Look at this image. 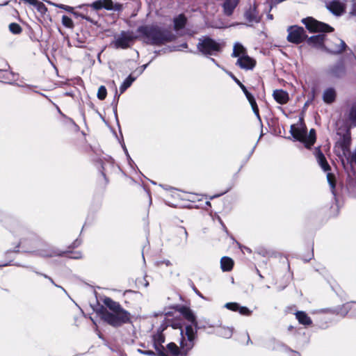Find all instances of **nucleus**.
<instances>
[{
    "mask_svg": "<svg viewBox=\"0 0 356 356\" xmlns=\"http://www.w3.org/2000/svg\"><path fill=\"white\" fill-rule=\"evenodd\" d=\"M104 304L110 311L104 309L102 312V318L108 325L118 327L131 322V314L122 307L119 302L111 298H105Z\"/></svg>",
    "mask_w": 356,
    "mask_h": 356,
    "instance_id": "obj_1",
    "label": "nucleus"
},
{
    "mask_svg": "<svg viewBox=\"0 0 356 356\" xmlns=\"http://www.w3.org/2000/svg\"><path fill=\"white\" fill-rule=\"evenodd\" d=\"M138 32L145 38L147 43L153 45H161L175 39L171 31L157 26H141L138 28Z\"/></svg>",
    "mask_w": 356,
    "mask_h": 356,
    "instance_id": "obj_2",
    "label": "nucleus"
},
{
    "mask_svg": "<svg viewBox=\"0 0 356 356\" xmlns=\"http://www.w3.org/2000/svg\"><path fill=\"white\" fill-rule=\"evenodd\" d=\"M181 334L180 348L172 342L167 346L168 351L173 356H186L187 353L194 347L197 331L193 330L191 325H186L184 331L181 329Z\"/></svg>",
    "mask_w": 356,
    "mask_h": 356,
    "instance_id": "obj_3",
    "label": "nucleus"
},
{
    "mask_svg": "<svg viewBox=\"0 0 356 356\" xmlns=\"http://www.w3.org/2000/svg\"><path fill=\"white\" fill-rule=\"evenodd\" d=\"M290 132L296 140L304 143L307 148H309L316 141L315 130L312 129L309 135H307L305 126L301 123L297 125H291Z\"/></svg>",
    "mask_w": 356,
    "mask_h": 356,
    "instance_id": "obj_4",
    "label": "nucleus"
},
{
    "mask_svg": "<svg viewBox=\"0 0 356 356\" xmlns=\"http://www.w3.org/2000/svg\"><path fill=\"white\" fill-rule=\"evenodd\" d=\"M197 49L204 56H216L222 49V44L209 36L198 39Z\"/></svg>",
    "mask_w": 356,
    "mask_h": 356,
    "instance_id": "obj_5",
    "label": "nucleus"
},
{
    "mask_svg": "<svg viewBox=\"0 0 356 356\" xmlns=\"http://www.w3.org/2000/svg\"><path fill=\"white\" fill-rule=\"evenodd\" d=\"M302 22L310 32L327 33L332 32L334 30L330 25L318 22L313 17L302 19Z\"/></svg>",
    "mask_w": 356,
    "mask_h": 356,
    "instance_id": "obj_6",
    "label": "nucleus"
},
{
    "mask_svg": "<svg viewBox=\"0 0 356 356\" xmlns=\"http://www.w3.org/2000/svg\"><path fill=\"white\" fill-rule=\"evenodd\" d=\"M133 34L127 31H122L119 35L115 36L112 45L115 49H127L134 40Z\"/></svg>",
    "mask_w": 356,
    "mask_h": 356,
    "instance_id": "obj_7",
    "label": "nucleus"
},
{
    "mask_svg": "<svg viewBox=\"0 0 356 356\" xmlns=\"http://www.w3.org/2000/svg\"><path fill=\"white\" fill-rule=\"evenodd\" d=\"M228 74L238 84V87H240L241 88L246 98L248 99L250 104L251 105L254 113L257 116L259 121L261 122V120L259 113V108L253 95L248 92L246 87L232 72H228Z\"/></svg>",
    "mask_w": 356,
    "mask_h": 356,
    "instance_id": "obj_8",
    "label": "nucleus"
},
{
    "mask_svg": "<svg viewBox=\"0 0 356 356\" xmlns=\"http://www.w3.org/2000/svg\"><path fill=\"white\" fill-rule=\"evenodd\" d=\"M287 31L288 41L294 44H299L302 42L307 36L304 29L300 26H289L287 29Z\"/></svg>",
    "mask_w": 356,
    "mask_h": 356,
    "instance_id": "obj_9",
    "label": "nucleus"
},
{
    "mask_svg": "<svg viewBox=\"0 0 356 356\" xmlns=\"http://www.w3.org/2000/svg\"><path fill=\"white\" fill-rule=\"evenodd\" d=\"M325 3L326 8L336 16H340L345 12V3L340 0H326Z\"/></svg>",
    "mask_w": 356,
    "mask_h": 356,
    "instance_id": "obj_10",
    "label": "nucleus"
},
{
    "mask_svg": "<svg viewBox=\"0 0 356 356\" xmlns=\"http://www.w3.org/2000/svg\"><path fill=\"white\" fill-rule=\"evenodd\" d=\"M347 47L346 42L343 40L335 38L332 42L327 44L325 49L332 54H340Z\"/></svg>",
    "mask_w": 356,
    "mask_h": 356,
    "instance_id": "obj_11",
    "label": "nucleus"
},
{
    "mask_svg": "<svg viewBox=\"0 0 356 356\" xmlns=\"http://www.w3.org/2000/svg\"><path fill=\"white\" fill-rule=\"evenodd\" d=\"M92 7L95 10L104 8L108 10L118 11L121 10L122 6L119 3L113 4L111 0H97L92 3Z\"/></svg>",
    "mask_w": 356,
    "mask_h": 356,
    "instance_id": "obj_12",
    "label": "nucleus"
},
{
    "mask_svg": "<svg viewBox=\"0 0 356 356\" xmlns=\"http://www.w3.org/2000/svg\"><path fill=\"white\" fill-rule=\"evenodd\" d=\"M327 74L335 79H340L346 74V67L342 61L338 62L337 63L330 66L327 71Z\"/></svg>",
    "mask_w": 356,
    "mask_h": 356,
    "instance_id": "obj_13",
    "label": "nucleus"
},
{
    "mask_svg": "<svg viewBox=\"0 0 356 356\" xmlns=\"http://www.w3.org/2000/svg\"><path fill=\"white\" fill-rule=\"evenodd\" d=\"M179 312L183 317L190 323L188 325H191L193 330H196L197 332V322L193 312L188 307L184 306L181 307L179 309Z\"/></svg>",
    "mask_w": 356,
    "mask_h": 356,
    "instance_id": "obj_14",
    "label": "nucleus"
},
{
    "mask_svg": "<svg viewBox=\"0 0 356 356\" xmlns=\"http://www.w3.org/2000/svg\"><path fill=\"white\" fill-rule=\"evenodd\" d=\"M255 60L247 54H243L236 61L237 65H238L241 69L246 70H252L255 66Z\"/></svg>",
    "mask_w": 356,
    "mask_h": 356,
    "instance_id": "obj_15",
    "label": "nucleus"
},
{
    "mask_svg": "<svg viewBox=\"0 0 356 356\" xmlns=\"http://www.w3.org/2000/svg\"><path fill=\"white\" fill-rule=\"evenodd\" d=\"M325 37V35L323 33L313 35L307 40V43L309 45L317 49H325L326 47L324 45Z\"/></svg>",
    "mask_w": 356,
    "mask_h": 356,
    "instance_id": "obj_16",
    "label": "nucleus"
},
{
    "mask_svg": "<svg viewBox=\"0 0 356 356\" xmlns=\"http://www.w3.org/2000/svg\"><path fill=\"white\" fill-rule=\"evenodd\" d=\"M225 307L234 312H238L241 315L249 316L251 314V311L248 307L240 306L236 302H227L225 305Z\"/></svg>",
    "mask_w": 356,
    "mask_h": 356,
    "instance_id": "obj_17",
    "label": "nucleus"
},
{
    "mask_svg": "<svg viewBox=\"0 0 356 356\" xmlns=\"http://www.w3.org/2000/svg\"><path fill=\"white\" fill-rule=\"evenodd\" d=\"M244 17L249 23H257L259 22V17L255 6H250L245 11Z\"/></svg>",
    "mask_w": 356,
    "mask_h": 356,
    "instance_id": "obj_18",
    "label": "nucleus"
},
{
    "mask_svg": "<svg viewBox=\"0 0 356 356\" xmlns=\"http://www.w3.org/2000/svg\"><path fill=\"white\" fill-rule=\"evenodd\" d=\"M273 96L275 100L280 104H285L289 99V94L283 90H275L273 91Z\"/></svg>",
    "mask_w": 356,
    "mask_h": 356,
    "instance_id": "obj_19",
    "label": "nucleus"
},
{
    "mask_svg": "<svg viewBox=\"0 0 356 356\" xmlns=\"http://www.w3.org/2000/svg\"><path fill=\"white\" fill-rule=\"evenodd\" d=\"M238 3V0H225L222 5L224 13L227 16L232 15Z\"/></svg>",
    "mask_w": 356,
    "mask_h": 356,
    "instance_id": "obj_20",
    "label": "nucleus"
},
{
    "mask_svg": "<svg viewBox=\"0 0 356 356\" xmlns=\"http://www.w3.org/2000/svg\"><path fill=\"white\" fill-rule=\"evenodd\" d=\"M337 93L334 88L325 89L323 94V99L326 104H332L336 99Z\"/></svg>",
    "mask_w": 356,
    "mask_h": 356,
    "instance_id": "obj_21",
    "label": "nucleus"
},
{
    "mask_svg": "<svg viewBox=\"0 0 356 356\" xmlns=\"http://www.w3.org/2000/svg\"><path fill=\"white\" fill-rule=\"evenodd\" d=\"M296 318L299 323L305 326L311 325L312 321L311 318L305 312L298 311L296 313Z\"/></svg>",
    "mask_w": 356,
    "mask_h": 356,
    "instance_id": "obj_22",
    "label": "nucleus"
},
{
    "mask_svg": "<svg viewBox=\"0 0 356 356\" xmlns=\"http://www.w3.org/2000/svg\"><path fill=\"white\" fill-rule=\"evenodd\" d=\"M316 157L319 165L324 171L327 172L330 170V165L327 162L324 154L321 152L320 149L316 150Z\"/></svg>",
    "mask_w": 356,
    "mask_h": 356,
    "instance_id": "obj_23",
    "label": "nucleus"
},
{
    "mask_svg": "<svg viewBox=\"0 0 356 356\" xmlns=\"http://www.w3.org/2000/svg\"><path fill=\"white\" fill-rule=\"evenodd\" d=\"M136 78L133 77L131 75H129L122 83L120 87V94L118 95V92H115V99L117 98L118 99L120 95L122 94L128 88H129L132 83L135 81Z\"/></svg>",
    "mask_w": 356,
    "mask_h": 356,
    "instance_id": "obj_24",
    "label": "nucleus"
},
{
    "mask_svg": "<svg viewBox=\"0 0 356 356\" xmlns=\"http://www.w3.org/2000/svg\"><path fill=\"white\" fill-rule=\"evenodd\" d=\"M186 18L183 14L179 15L177 17L174 18V29L175 31H179L184 28L186 24Z\"/></svg>",
    "mask_w": 356,
    "mask_h": 356,
    "instance_id": "obj_25",
    "label": "nucleus"
},
{
    "mask_svg": "<svg viewBox=\"0 0 356 356\" xmlns=\"http://www.w3.org/2000/svg\"><path fill=\"white\" fill-rule=\"evenodd\" d=\"M234 266V261L228 257H223L220 259V268L222 271H230Z\"/></svg>",
    "mask_w": 356,
    "mask_h": 356,
    "instance_id": "obj_26",
    "label": "nucleus"
},
{
    "mask_svg": "<svg viewBox=\"0 0 356 356\" xmlns=\"http://www.w3.org/2000/svg\"><path fill=\"white\" fill-rule=\"evenodd\" d=\"M347 120L353 127H356V102L353 103L347 114Z\"/></svg>",
    "mask_w": 356,
    "mask_h": 356,
    "instance_id": "obj_27",
    "label": "nucleus"
},
{
    "mask_svg": "<svg viewBox=\"0 0 356 356\" xmlns=\"http://www.w3.org/2000/svg\"><path fill=\"white\" fill-rule=\"evenodd\" d=\"M243 54H246L245 49L241 44L236 42L234 46L232 56L239 58Z\"/></svg>",
    "mask_w": 356,
    "mask_h": 356,
    "instance_id": "obj_28",
    "label": "nucleus"
},
{
    "mask_svg": "<svg viewBox=\"0 0 356 356\" xmlns=\"http://www.w3.org/2000/svg\"><path fill=\"white\" fill-rule=\"evenodd\" d=\"M17 76H18L17 74H15V72L10 71L8 74L4 75L2 78L8 80V81L6 82V83L24 87L23 85H20V84L15 83V81H17Z\"/></svg>",
    "mask_w": 356,
    "mask_h": 356,
    "instance_id": "obj_29",
    "label": "nucleus"
},
{
    "mask_svg": "<svg viewBox=\"0 0 356 356\" xmlns=\"http://www.w3.org/2000/svg\"><path fill=\"white\" fill-rule=\"evenodd\" d=\"M37 254L44 257H51L56 255H59V253H58L56 251L54 250L51 248H47L45 250H37Z\"/></svg>",
    "mask_w": 356,
    "mask_h": 356,
    "instance_id": "obj_30",
    "label": "nucleus"
},
{
    "mask_svg": "<svg viewBox=\"0 0 356 356\" xmlns=\"http://www.w3.org/2000/svg\"><path fill=\"white\" fill-rule=\"evenodd\" d=\"M233 328L229 327H221L218 330V334L222 337L229 339L232 337Z\"/></svg>",
    "mask_w": 356,
    "mask_h": 356,
    "instance_id": "obj_31",
    "label": "nucleus"
},
{
    "mask_svg": "<svg viewBox=\"0 0 356 356\" xmlns=\"http://www.w3.org/2000/svg\"><path fill=\"white\" fill-rule=\"evenodd\" d=\"M154 348L159 356H168L165 353V348L161 343H157L156 338H154Z\"/></svg>",
    "mask_w": 356,
    "mask_h": 356,
    "instance_id": "obj_32",
    "label": "nucleus"
},
{
    "mask_svg": "<svg viewBox=\"0 0 356 356\" xmlns=\"http://www.w3.org/2000/svg\"><path fill=\"white\" fill-rule=\"evenodd\" d=\"M327 181H328V183L330 184V186L331 188L332 193L334 195V196H335V193H334V188H335L334 175L333 174H332V173L328 172L327 174Z\"/></svg>",
    "mask_w": 356,
    "mask_h": 356,
    "instance_id": "obj_33",
    "label": "nucleus"
},
{
    "mask_svg": "<svg viewBox=\"0 0 356 356\" xmlns=\"http://www.w3.org/2000/svg\"><path fill=\"white\" fill-rule=\"evenodd\" d=\"M9 30L13 34H19L22 32L21 26L17 23L10 24Z\"/></svg>",
    "mask_w": 356,
    "mask_h": 356,
    "instance_id": "obj_34",
    "label": "nucleus"
},
{
    "mask_svg": "<svg viewBox=\"0 0 356 356\" xmlns=\"http://www.w3.org/2000/svg\"><path fill=\"white\" fill-rule=\"evenodd\" d=\"M106 95H107L106 88H105V86H101L99 88L98 91H97V98L100 100H104L106 98Z\"/></svg>",
    "mask_w": 356,
    "mask_h": 356,
    "instance_id": "obj_35",
    "label": "nucleus"
},
{
    "mask_svg": "<svg viewBox=\"0 0 356 356\" xmlns=\"http://www.w3.org/2000/svg\"><path fill=\"white\" fill-rule=\"evenodd\" d=\"M62 23L65 27L67 28H71L73 26V22L72 19L66 15H63L62 17Z\"/></svg>",
    "mask_w": 356,
    "mask_h": 356,
    "instance_id": "obj_36",
    "label": "nucleus"
},
{
    "mask_svg": "<svg viewBox=\"0 0 356 356\" xmlns=\"http://www.w3.org/2000/svg\"><path fill=\"white\" fill-rule=\"evenodd\" d=\"M32 5L35 6L36 7L37 10H38V12H40L42 14H44L47 11V9L46 6H44V4L42 2L38 1V0H37L36 3H34Z\"/></svg>",
    "mask_w": 356,
    "mask_h": 356,
    "instance_id": "obj_37",
    "label": "nucleus"
},
{
    "mask_svg": "<svg viewBox=\"0 0 356 356\" xmlns=\"http://www.w3.org/2000/svg\"><path fill=\"white\" fill-rule=\"evenodd\" d=\"M34 272H35L36 274L40 275H41V276L44 277V278H46V279H48V280L51 282V283L52 284H54L55 286H56V287H58V288L61 289H62V290H63L65 293H67V292H66V291L65 290V289H63L62 286H59V285H57V284L54 282V280H53L50 277H49L48 275H47L46 274H43V273H39V272H37V271H34Z\"/></svg>",
    "mask_w": 356,
    "mask_h": 356,
    "instance_id": "obj_38",
    "label": "nucleus"
},
{
    "mask_svg": "<svg viewBox=\"0 0 356 356\" xmlns=\"http://www.w3.org/2000/svg\"><path fill=\"white\" fill-rule=\"evenodd\" d=\"M349 309H350L349 305H345L341 309V311L338 312L337 313L341 314L343 316H345L348 314Z\"/></svg>",
    "mask_w": 356,
    "mask_h": 356,
    "instance_id": "obj_39",
    "label": "nucleus"
},
{
    "mask_svg": "<svg viewBox=\"0 0 356 356\" xmlns=\"http://www.w3.org/2000/svg\"><path fill=\"white\" fill-rule=\"evenodd\" d=\"M137 351L140 354L148 355V356H156V354L152 350H143L141 349H138Z\"/></svg>",
    "mask_w": 356,
    "mask_h": 356,
    "instance_id": "obj_40",
    "label": "nucleus"
},
{
    "mask_svg": "<svg viewBox=\"0 0 356 356\" xmlns=\"http://www.w3.org/2000/svg\"><path fill=\"white\" fill-rule=\"evenodd\" d=\"M154 338H156L157 343H161V345L164 342V338L162 335H159Z\"/></svg>",
    "mask_w": 356,
    "mask_h": 356,
    "instance_id": "obj_41",
    "label": "nucleus"
},
{
    "mask_svg": "<svg viewBox=\"0 0 356 356\" xmlns=\"http://www.w3.org/2000/svg\"><path fill=\"white\" fill-rule=\"evenodd\" d=\"M148 65H149V63H147V64L143 65L141 67H140V68L138 69V73L140 74H142L143 72V71L147 68Z\"/></svg>",
    "mask_w": 356,
    "mask_h": 356,
    "instance_id": "obj_42",
    "label": "nucleus"
},
{
    "mask_svg": "<svg viewBox=\"0 0 356 356\" xmlns=\"http://www.w3.org/2000/svg\"><path fill=\"white\" fill-rule=\"evenodd\" d=\"M349 139L348 138H343V148H346L349 145Z\"/></svg>",
    "mask_w": 356,
    "mask_h": 356,
    "instance_id": "obj_43",
    "label": "nucleus"
},
{
    "mask_svg": "<svg viewBox=\"0 0 356 356\" xmlns=\"http://www.w3.org/2000/svg\"><path fill=\"white\" fill-rule=\"evenodd\" d=\"M350 14L351 15H356V4L355 3L353 4V8H352V10L350 12Z\"/></svg>",
    "mask_w": 356,
    "mask_h": 356,
    "instance_id": "obj_44",
    "label": "nucleus"
},
{
    "mask_svg": "<svg viewBox=\"0 0 356 356\" xmlns=\"http://www.w3.org/2000/svg\"><path fill=\"white\" fill-rule=\"evenodd\" d=\"M9 69H10V65H8V63H6L5 67L1 69L0 71L7 72Z\"/></svg>",
    "mask_w": 356,
    "mask_h": 356,
    "instance_id": "obj_45",
    "label": "nucleus"
},
{
    "mask_svg": "<svg viewBox=\"0 0 356 356\" xmlns=\"http://www.w3.org/2000/svg\"><path fill=\"white\" fill-rule=\"evenodd\" d=\"M181 230L183 231V232L184 234L185 241H187V238H188V232H187V231H186V229L185 228H181Z\"/></svg>",
    "mask_w": 356,
    "mask_h": 356,
    "instance_id": "obj_46",
    "label": "nucleus"
},
{
    "mask_svg": "<svg viewBox=\"0 0 356 356\" xmlns=\"http://www.w3.org/2000/svg\"><path fill=\"white\" fill-rule=\"evenodd\" d=\"M179 47L182 48V49H187L188 48V44H187L186 42H184L181 44H180L179 46Z\"/></svg>",
    "mask_w": 356,
    "mask_h": 356,
    "instance_id": "obj_47",
    "label": "nucleus"
},
{
    "mask_svg": "<svg viewBox=\"0 0 356 356\" xmlns=\"http://www.w3.org/2000/svg\"><path fill=\"white\" fill-rule=\"evenodd\" d=\"M161 263L164 264L168 266L171 265V262L169 260H164L163 261H161Z\"/></svg>",
    "mask_w": 356,
    "mask_h": 356,
    "instance_id": "obj_48",
    "label": "nucleus"
},
{
    "mask_svg": "<svg viewBox=\"0 0 356 356\" xmlns=\"http://www.w3.org/2000/svg\"><path fill=\"white\" fill-rule=\"evenodd\" d=\"M211 60L218 67H220L219 64L217 63V61L214 59L211 58Z\"/></svg>",
    "mask_w": 356,
    "mask_h": 356,
    "instance_id": "obj_49",
    "label": "nucleus"
},
{
    "mask_svg": "<svg viewBox=\"0 0 356 356\" xmlns=\"http://www.w3.org/2000/svg\"><path fill=\"white\" fill-rule=\"evenodd\" d=\"M124 151H125V152H126V154H127V156L128 159H129L130 161H131V158H130V156H129V154H128V152H127V149L125 147H124Z\"/></svg>",
    "mask_w": 356,
    "mask_h": 356,
    "instance_id": "obj_50",
    "label": "nucleus"
},
{
    "mask_svg": "<svg viewBox=\"0 0 356 356\" xmlns=\"http://www.w3.org/2000/svg\"><path fill=\"white\" fill-rule=\"evenodd\" d=\"M267 17H268L269 19H273V15H270V14H268V15H267Z\"/></svg>",
    "mask_w": 356,
    "mask_h": 356,
    "instance_id": "obj_51",
    "label": "nucleus"
},
{
    "mask_svg": "<svg viewBox=\"0 0 356 356\" xmlns=\"http://www.w3.org/2000/svg\"><path fill=\"white\" fill-rule=\"evenodd\" d=\"M293 356H300L298 353L297 352H293Z\"/></svg>",
    "mask_w": 356,
    "mask_h": 356,
    "instance_id": "obj_52",
    "label": "nucleus"
},
{
    "mask_svg": "<svg viewBox=\"0 0 356 356\" xmlns=\"http://www.w3.org/2000/svg\"><path fill=\"white\" fill-rule=\"evenodd\" d=\"M218 220H219V222H220V224L223 226V227H225V225H223V223H222V220H221V218H219V217H218Z\"/></svg>",
    "mask_w": 356,
    "mask_h": 356,
    "instance_id": "obj_53",
    "label": "nucleus"
},
{
    "mask_svg": "<svg viewBox=\"0 0 356 356\" xmlns=\"http://www.w3.org/2000/svg\"><path fill=\"white\" fill-rule=\"evenodd\" d=\"M74 243H77V244L76 245V246L79 245V243H80L79 242H78V241H77V240H76V241H75V242H74Z\"/></svg>",
    "mask_w": 356,
    "mask_h": 356,
    "instance_id": "obj_54",
    "label": "nucleus"
},
{
    "mask_svg": "<svg viewBox=\"0 0 356 356\" xmlns=\"http://www.w3.org/2000/svg\"><path fill=\"white\" fill-rule=\"evenodd\" d=\"M148 285H149V283H148L147 282H146L145 283V286L147 287Z\"/></svg>",
    "mask_w": 356,
    "mask_h": 356,
    "instance_id": "obj_55",
    "label": "nucleus"
},
{
    "mask_svg": "<svg viewBox=\"0 0 356 356\" xmlns=\"http://www.w3.org/2000/svg\"><path fill=\"white\" fill-rule=\"evenodd\" d=\"M116 107H117V103H115V105H114L115 110H116Z\"/></svg>",
    "mask_w": 356,
    "mask_h": 356,
    "instance_id": "obj_56",
    "label": "nucleus"
},
{
    "mask_svg": "<svg viewBox=\"0 0 356 356\" xmlns=\"http://www.w3.org/2000/svg\"><path fill=\"white\" fill-rule=\"evenodd\" d=\"M206 204H207V205H209V206L211 205L210 202H207Z\"/></svg>",
    "mask_w": 356,
    "mask_h": 356,
    "instance_id": "obj_57",
    "label": "nucleus"
},
{
    "mask_svg": "<svg viewBox=\"0 0 356 356\" xmlns=\"http://www.w3.org/2000/svg\"><path fill=\"white\" fill-rule=\"evenodd\" d=\"M220 195H214L213 197H212V198L213 197H219Z\"/></svg>",
    "mask_w": 356,
    "mask_h": 356,
    "instance_id": "obj_58",
    "label": "nucleus"
},
{
    "mask_svg": "<svg viewBox=\"0 0 356 356\" xmlns=\"http://www.w3.org/2000/svg\"><path fill=\"white\" fill-rule=\"evenodd\" d=\"M222 70H225V71L228 74V72H229L226 71V70L224 69V67H222Z\"/></svg>",
    "mask_w": 356,
    "mask_h": 356,
    "instance_id": "obj_59",
    "label": "nucleus"
},
{
    "mask_svg": "<svg viewBox=\"0 0 356 356\" xmlns=\"http://www.w3.org/2000/svg\"><path fill=\"white\" fill-rule=\"evenodd\" d=\"M59 7H60V8H64V7H65V6L61 5V6H60Z\"/></svg>",
    "mask_w": 356,
    "mask_h": 356,
    "instance_id": "obj_60",
    "label": "nucleus"
},
{
    "mask_svg": "<svg viewBox=\"0 0 356 356\" xmlns=\"http://www.w3.org/2000/svg\"><path fill=\"white\" fill-rule=\"evenodd\" d=\"M7 266V264L0 265V266Z\"/></svg>",
    "mask_w": 356,
    "mask_h": 356,
    "instance_id": "obj_61",
    "label": "nucleus"
}]
</instances>
